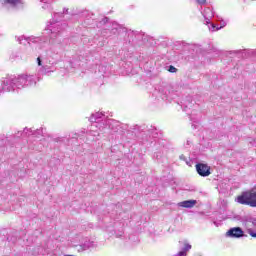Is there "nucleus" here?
<instances>
[{"label": "nucleus", "mask_w": 256, "mask_h": 256, "mask_svg": "<svg viewBox=\"0 0 256 256\" xmlns=\"http://www.w3.org/2000/svg\"><path fill=\"white\" fill-rule=\"evenodd\" d=\"M248 235H250V237L256 238V232H254L251 228L248 229Z\"/></svg>", "instance_id": "obj_21"}, {"label": "nucleus", "mask_w": 256, "mask_h": 256, "mask_svg": "<svg viewBox=\"0 0 256 256\" xmlns=\"http://www.w3.org/2000/svg\"><path fill=\"white\" fill-rule=\"evenodd\" d=\"M202 15L205 19V24L209 25L211 23V19H213V9L211 8H205L204 11L202 12Z\"/></svg>", "instance_id": "obj_12"}, {"label": "nucleus", "mask_w": 256, "mask_h": 256, "mask_svg": "<svg viewBox=\"0 0 256 256\" xmlns=\"http://www.w3.org/2000/svg\"><path fill=\"white\" fill-rule=\"evenodd\" d=\"M61 15H63V13H56V14L54 15V17H55V19H57V17H61Z\"/></svg>", "instance_id": "obj_29"}, {"label": "nucleus", "mask_w": 256, "mask_h": 256, "mask_svg": "<svg viewBox=\"0 0 256 256\" xmlns=\"http://www.w3.org/2000/svg\"><path fill=\"white\" fill-rule=\"evenodd\" d=\"M232 53H234L235 55H240V53H243V50H236V51H233Z\"/></svg>", "instance_id": "obj_28"}, {"label": "nucleus", "mask_w": 256, "mask_h": 256, "mask_svg": "<svg viewBox=\"0 0 256 256\" xmlns=\"http://www.w3.org/2000/svg\"><path fill=\"white\" fill-rule=\"evenodd\" d=\"M18 41L19 43L23 44L24 42L23 41H27V43H39L41 41V38L39 37H34V36H31V37H28V38H25V36H20L18 38Z\"/></svg>", "instance_id": "obj_14"}, {"label": "nucleus", "mask_w": 256, "mask_h": 256, "mask_svg": "<svg viewBox=\"0 0 256 256\" xmlns=\"http://www.w3.org/2000/svg\"><path fill=\"white\" fill-rule=\"evenodd\" d=\"M212 31H215V24H211Z\"/></svg>", "instance_id": "obj_32"}, {"label": "nucleus", "mask_w": 256, "mask_h": 256, "mask_svg": "<svg viewBox=\"0 0 256 256\" xmlns=\"http://www.w3.org/2000/svg\"><path fill=\"white\" fill-rule=\"evenodd\" d=\"M226 237H230L231 239H241V237H245V232H243L241 227H233L226 232Z\"/></svg>", "instance_id": "obj_10"}, {"label": "nucleus", "mask_w": 256, "mask_h": 256, "mask_svg": "<svg viewBox=\"0 0 256 256\" xmlns=\"http://www.w3.org/2000/svg\"><path fill=\"white\" fill-rule=\"evenodd\" d=\"M36 61L39 67L38 73H40V75H47V73H53V71H55L53 64L51 61L47 60V58L40 56Z\"/></svg>", "instance_id": "obj_6"}, {"label": "nucleus", "mask_w": 256, "mask_h": 256, "mask_svg": "<svg viewBox=\"0 0 256 256\" xmlns=\"http://www.w3.org/2000/svg\"><path fill=\"white\" fill-rule=\"evenodd\" d=\"M183 157H184L183 155H182V156H180V159H183Z\"/></svg>", "instance_id": "obj_35"}, {"label": "nucleus", "mask_w": 256, "mask_h": 256, "mask_svg": "<svg viewBox=\"0 0 256 256\" xmlns=\"http://www.w3.org/2000/svg\"><path fill=\"white\" fill-rule=\"evenodd\" d=\"M195 205H197V200H185L178 203L179 207H184L185 209H192Z\"/></svg>", "instance_id": "obj_13"}, {"label": "nucleus", "mask_w": 256, "mask_h": 256, "mask_svg": "<svg viewBox=\"0 0 256 256\" xmlns=\"http://www.w3.org/2000/svg\"><path fill=\"white\" fill-rule=\"evenodd\" d=\"M97 45H98V47H103V45H105V43L104 42H99Z\"/></svg>", "instance_id": "obj_30"}, {"label": "nucleus", "mask_w": 256, "mask_h": 256, "mask_svg": "<svg viewBox=\"0 0 256 256\" xmlns=\"http://www.w3.org/2000/svg\"><path fill=\"white\" fill-rule=\"evenodd\" d=\"M191 107H193V104L191 102H189L187 104V102L184 103V111H186L187 113V109H191Z\"/></svg>", "instance_id": "obj_19"}, {"label": "nucleus", "mask_w": 256, "mask_h": 256, "mask_svg": "<svg viewBox=\"0 0 256 256\" xmlns=\"http://www.w3.org/2000/svg\"><path fill=\"white\" fill-rule=\"evenodd\" d=\"M156 129L153 128L152 131L150 132V137H157V132H155Z\"/></svg>", "instance_id": "obj_23"}, {"label": "nucleus", "mask_w": 256, "mask_h": 256, "mask_svg": "<svg viewBox=\"0 0 256 256\" xmlns=\"http://www.w3.org/2000/svg\"><path fill=\"white\" fill-rule=\"evenodd\" d=\"M16 135L17 137H31V135H33L34 137L39 138L43 135V128L37 130H33L31 128H24L23 131H18Z\"/></svg>", "instance_id": "obj_9"}, {"label": "nucleus", "mask_w": 256, "mask_h": 256, "mask_svg": "<svg viewBox=\"0 0 256 256\" xmlns=\"http://www.w3.org/2000/svg\"><path fill=\"white\" fill-rule=\"evenodd\" d=\"M225 25H227V23L222 22V26L217 27V28H216V31H219V29H223V27H225Z\"/></svg>", "instance_id": "obj_26"}, {"label": "nucleus", "mask_w": 256, "mask_h": 256, "mask_svg": "<svg viewBox=\"0 0 256 256\" xmlns=\"http://www.w3.org/2000/svg\"><path fill=\"white\" fill-rule=\"evenodd\" d=\"M97 27H105V29L111 31L113 35H116V33H119V31H121V25H119V23L109 22V18L103 16L98 19Z\"/></svg>", "instance_id": "obj_5"}, {"label": "nucleus", "mask_w": 256, "mask_h": 256, "mask_svg": "<svg viewBox=\"0 0 256 256\" xmlns=\"http://www.w3.org/2000/svg\"><path fill=\"white\" fill-rule=\"evenodd\" d=\"M104 130L100 131V133H107V131H114V133H117L121 130V122L113 119H107L104 123Z\"/></svg>", "instance_id": "obj_8"}, {"label": "nucleus", "mask_w": 256, "mask_h": 256, "mask_svg": "<svg viewBox=\"0 0 256 256\" xmlns=\"http://www.w3.org/2000/svg\"><path fill=\"white\" fill-rule=\"evenodd\" d=\"M195 256H203V255H201V254H195Z\"/></svg>", "instance_id": "obj_33"}, {"label": "nucleus", "mask_w": 256, "mask_h": 256, "mask_svg": "<svg viewBox=\"0 0 256 256\" xmlns=\"http://www.w3.org/2000/svg\"><path fill=\"white\" fill-rule=\"evenodd\" d=\"M89 121L94 123L91 125L90 135H92V137H99L101 131L105 130V121H107V117L101 112H96L90 116Z\"/></svg>", "instance_id": "obj_2"}, {"label": "nucleus", "mask_w": 256, "mask_h": 256, "mask_svg": "<svg viewBox=\"0 0 256 256\" xmlns=\"http://www.w3.org/2000/svg\"><path fill=\"white\" fill-rule=\"evenodd\" d=\"M53 0H40V3H44L42 9H51V2Z\"/></svg>", "instance_id": "obj_17"}, {"label": "nucleus", "mask_w": 256, "mask_h": 256, "mask_svg": "<svg viewBox=\"0 0 256 256\" xmlns=\"http://www.w3.org/2000/svg\"><path fill=\"white\" fill-rule=\"evenodd\" d=\"M89 247H91V243L86 242V243L84 244V249H89Z\"/></svg>", "instance_id": "obj_27"}, {"label": "nucleus", "mask_w": 256, "mask_h": 256, "mask_svg": "<svg viewBox=\"0 0 256 256\" xmlns=\"http://www.w3.org/2000/svg\"><path fill=\"white\" fill-rule=\"evenodd\" d=\"M37 80L33 75L22 74L19 76H7L1 80L0 97L2 93H13L16 89H25V87H33Z\"/></svg>", "instance_id": "obj_1"}, {"label": "nucleus", "mask_w": 256, "mask_h": 256, "mask_svg": "<svg viewBox=\"0 0 256 256\" xmlns=\"http://www.w3.org/2000/svg\"><path fill=\"white\" fill-rule=\"evenodd\" d=\"M121 235H123V232H121V233L119 234V237H121Z\"/></svg>", "instance_id": "obj_34"}, {"label": "nucleus", "mask_w": 256, "mask_h": 256, "mask_svg": "<svg viewBox=\"0 0 256 256\" xmlns=\"http://www.w3.org/2000/svg\"><path fill=\"white\" fill-rule=\"evenodd\" d=\"M23 0H4L5 4L8 5H17L18 3L22 2Z\"/></svg>", "instance_id": "obj_18"}, {"label": "nucleus", "mask_w": 256, "mask_h": 256, "mask_svg": "<svg viewBox=\"0 0 256 256\" xmlns=\"http://www.w3.org/2000/svg\"><path fill=\"white\" fill-rule=\"evenodd\" d=\"M169 73H177V68L175 66L170 65L168 68Z\"/></svg>", "instance_id": "obj_20"}, {"label": "nucleus", "mask_w": 256, "mask_h": 256, "mask_svg": "<svg viewBox=\"0 0 256 256\" xmlns=\"http://www.w3.org/2000/svg\"><path fill=\"white\" fill-rule=\"evenodd\" d=\"M238 203L241 205H248L249 207L256 208V186L248 192H244L237 198Z\"/></svg>", "instance_id": "obj_4"}, {"label": "nucleus", "mask_w": 256, "mask_h": 256, "mask_svg": "<svg viewBox=\"0 0 256 256\" xmlns=\"http://www.w3.org/2000/svg\"><path fill=\"white\" fill-rule=\"evenodd\" d=\"M191 244L189 243H184V247L182 248V250L180 252H178L177 254H175L174 256H187V253H189V251H191Z\"/></svg>", "instance_id": "obj_15"}, {"label": "nucleus", "mask_w": 256, "mask_h": 256, "mask_svg": "<svg viewBox=\"0 0 256 256\" xmlns=\"http://www.w3.org/2000/svg\"><path fill=\"white\" fill-rule=\"evenodd\" d=\"M45 251L43 246H36L32 249V255H45Z\"/></svg>", "instance_id": "obj_16"}, {"label": "nucleus", "mask_w": 256, "mask_h": 256, "mask_svg": "<svg viewBox=\"0 0 256 256\" xmlns=\"http://www.w3.org/2000/svg\"><path fill=\"white\" fill-rule=\"evenodd\" d=\"M17 57H19V53H15V54H11V56H10V58H12V59H17Z\"/></svg>", "instance_id": "obj_25"}, {"label": "nucleus", "mask_w": 256, "mask_h": 256, "mask_svg": "<svg viewBox=\"0 0 256 256\" xmlns=\"http://www.w3.org/2000/svg\"><path fill=\"white\" fill-rule=\"evenodd\" d=\"M67 13H69V9H64L63 14L67 15Z\"/></svg>", "instance_id": "obj_31"}, {"label": "nucleus", "mask_w": 256, "mask_h": 256, "mask_svg": "<svg viewBox=\"0 0 256 256\" xmlns=\"http://www.w3.org/2000/svg\"><path fill=\"white\" fill-rule=\"evenodd\" d=\"M154 95L163 101H169L173 99V88L167 83H162L155 87Z\"/></svg>", "instance_id": "obj_3"}, {"label": "nucleus", "mask_w": 256, "mask_h": 256, "mask_svg": "<svg viewBox=\"0 0 256 256\" xmlns=\"http://www.w3.org/2000/svg\"><path fill=\"white\" fill-rule=\"evenodd\" d=\"M196 171L200 177H209L211 175V167H209L207 164H196Z\"/></svg>", "instance_id": "obj_11"}, {"label": "nucleus", "mask_w": 256, "mask_h": 256, "mask_svg": "<svg viewBox=\"0 0 256 256\" xmlns=\"http://www.w3.org/2000/svg\"><path fill=\"white\" fill-rule=\"evenodd\" d=\"M46 35L50 36V41L55 43V39L61 35V23L51 22L46 28Z\"/></svg>", "instance_id": "obj_7"}, {"label": "nucleus", "mask_w": 256, "mask_h": 256, "mask_svg": "<svg viewBox=\"0 0 256 256\" xmlns=\"http://www.w3.org/2000/svg\"><path fill=\"white\" fill-rule=\"evenodd\" d=\"M249 223H252L253 227H256V219L255 218H251L249 220Z\"/></svg>", "instance_id": "obj_24"}, {"label": "nucleus", "mask_w": 256, "mask_h": 256, "mask_svg": "<svg viewBox=\"0 0 256 256\" xmlns=\"http://www.w3.org/2000/svg\"><path fill=\"white\" fill-rule=\"evenodd\" d=\"M195 2H196L198 5H206V4H207V0H195Z\"/></svg>", "instance_id": "obj_22"}]
</instances>
